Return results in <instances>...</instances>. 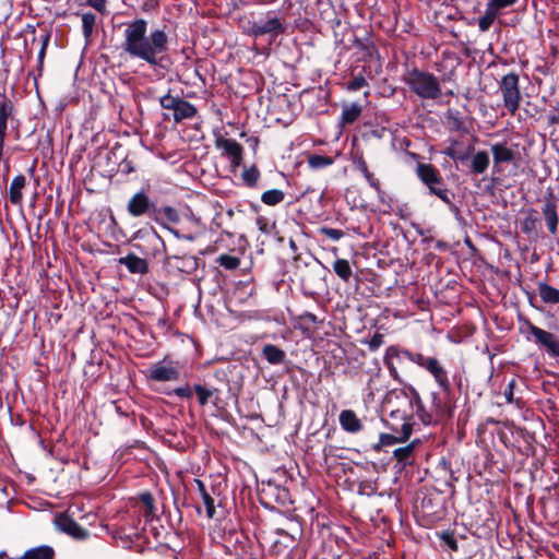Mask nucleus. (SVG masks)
Instances as JSON below:
<instances>
[{
	"label": "nucleus",
	"mask_w": 559,
	"mask_h": 559,
	"mask_svg": "<svg viewBox=\"0 0 559 559\" xmlns=\"http://www.w3.org/2000/svg\"><path fill=\"white\" fill-rule=\"evenodd\" d=\"M147 21L135 19L126 24L121 49L132 59H139L151 67L160 64L168 50L169 38L162 28H155L147 34Z\"/></svg>",
	"instance_id": "1"
},
{
	"label": "nucleus",
	"mask_w": 559,
	"mask_h": 559,
	"mask_svg": "<svg viewBox=\"0 0 559 559\" xmlns=\"http://www.w3.org/2000/svg\"><path fill=\"white\" fill-rule=\"evenodd\" d=\"M409 88L424 99H437L441 96L439 80L429 72L413 69L405 78Z\"/></svg>",
	"instance_id": "2"
},
{
	"label": "nucleus",
	"mask_w": 559,
	"mask_h": 559,
	"mask_svg": "<svg viewBox=\"0 0 559 559\" xmlns=\"http://www.w3.org/2000/svg\"><path fill=\"white\" fill-rule=\"evenodd\" d=\"M522 333H530L534 337L535 344L543 348L550 357L559 358V336L538 328L530 320L525 319L521 325Z\"/></svg>",
	"instance_id": "3"
},
{
	"label": "nucleus",
	"mask_w": 559,
	"mask_h": 559,
	"mask_svg": "<svg viewBox=\"0 0 559 559\" xmlns=\"http://www.w3.org/2000/svg\"><path fill=\"white\" fill-rule=\"evenodd\" d=\"M159 104L163 109L171 112V117L176 123H180L186 119H192L198 112L193 104L179 96H174L170 93L162 96Z\"/></svg>",
	"instance_id": "4"
},
{
	"label": "nucleus",
	"mask_w": 559,
	"mask_h": 559,
	"mask_svg": "<svg viewBox=\"0 0 559 559\" xmlns=\"http://www.w3.org/2000/svg\"><path fill=\"white\" fill-rule=\"evenodd\" d=\"M413 362L429 372L435 379L436 383L444 393H450L451 383L449 380L448 371L443 365L435 357L424 356L419 353L418 356H414Z\"/></svg>",
	"instance_id": "5"
},
{
	"label": "nucleus",
	"mask_w": 559,
	"mask_h": 559,
	"mask_svg": "<svg viewBox=\"0 0 559 559\" xmlns=\"http://www.w3.org/2000/svg\"><path fill=\"white\" fill-rule=\"evenodd\" d=\"M417 175L420 180L428 186L430 192L437 195L445 203H450L448 190L444 188L443 180L439 171L430 164H419Z\"/></svg>",
	"instance_id": "6"
},
{
	"label": "nucleus",
	"mask_w": 559,
	"mask_h": 559,
	"mask_svg": "<svg viewBox=\"0 0 559 559\" xmlns=\"http://www.w3.org/2000/svg\"><path fill=\"white\" fill-rule=\"evenodd\" d=\"M499 88L503 96V104L507 109L514 115L521 102V93L519 88V75L511 72L502 76Z\"/></svg>",
	"instance_id": "7"
},
{
	"label": "nucleus",
	"mask_w": 559,
	"mask_h": 559,
	"mask_svg": "<svg viewBox=\"0 0 559 559\" xmlns=\"http://www.w3.org/2000/svg\"><path fill=\"white\" fill-rule=\"evenodd\" d=\"M419 353H413L408 349L400 348L397 346H389L385 350V355L383 358L384 365L389 369L390 376L395 380L401 382V377L399 373V367L402 365L404 359H408L413 362L414 356H418Z\"/></svg>",
	"instance_id": "8"
},
{
	"label": "nucleus",
	"mask_w": 559,
	"mask_h": 559,
	"mask_svg": "<svg viewBox=\"0 0 559 559\" xmlns=\"http://www.w3.org/2000/svg\"><path fill=\"white\" fill-rule=\"evenodd\" d=\"M215 146L223 151V155L230 160L231 167L235 169L240 166L243 156V147L234 139L216 136Z\"/></svg>",
	"instance_id": "9"
},
{
	"label": "nucleus",
	"mask_w": 559,
	"mask_h": 559,
	"mask_svg": "<svg viewBox=\"0 0 559 559\" xmlns=\"http://www.w3.org/2000/svg\"><path fill=\"white\" fill-rule=\"evenodd\" d=\"M127 211L131 216L139 217L151 214L152 211L156 212V207L144 191H139L129 200Z\"/></svg>",
	"instance_id": "10"
},
{
	"label": "nucleus",
	"mask_w": 559,
	"mask_h": 559,
	"mask_svg": "<svg viewBox=\"0 0 559 559\" xmlns=\"http://www.w3.org/2000/svg\"><path fill=\"white\" fill-rule=\"evenodd\" d=\"M180 371L177 364L174 362H157L150 368V378L154 381H176L179 379Z\"/></svg>",
	"instance_id": "11"
},
{
	"label": "nucleus",
	"mask_w": 559,
	"mask_h": 559,
	"mask_svg": "<svg viewBox=\"0 0 559 559\" xmlns=\"http://www.w3.org/2000/svg\"><path fill=\"white\" fill-rule=\"evenodd\" d=\"M396 435L391 433H381L379 437V443L374 445V450L379 451L382 447H389L399 442L406 441L412 432H413V425L411 421H404L401 426V430H397L395 428H392Z\"/></svg>",
	"instance_id": "12"
},
{
	"label": "nucleus",
	"mask_w": 559,
	"mask_h": 559,
	"mask_svg": "<svg viewBox=\"0 0 559 559\" xmlns=\"http://www.w3.org/2000/svg\"><path fill=\"white\" fill-rule=\"evenodd\" d=\"M56 525L60 531L78 539H84L88 535L83 527H81L72 518L67 514H60L57 516Z\"/></svg>",
	"instance_id": "13"
},
{
	"label": "nucleus",
	"mask_w": 559,
	"mask_h": 559,
	"mask_svg": "<svg viewBox=\"0 0 559 559\" xmlns=\"http://www.w3.org/2000/svg\"><path fill=\"white\" fill-rule=\"evenodd\" d=\"M491 153L495 168L514 162L516 152L504 142L493 143Z\"/></svg>",
	"instance_id": "14"
},
{
	"label": "nucleus",
	"mask_w": 559,
	"mask_h": 559,
	"mask_svg": "<svg viewBox=\"0 0 559 559\" xmlns=\"http://www.w3.org/2000/svg\"><path fill=\"white\" fill-rule=\"evenodd\" d=\"M542 214L544 216L547 228L551 235H555L558 229V213H557V201L552 195L547 198L542 207Z\"/></svg>",
	"instance_id": "15"
},
{
	"label": "nucleus",
	"mask_w": 559,
	"mask_h": 559,
	"mask_svg": "<svg viewBox=\"0 0 559 559\" xmlns=\"http://www.w3.org/2000/svg\"><path fill=\"white\" fill-rule=\"evenodd\" d=\"M340 424L345 431L350 433H356L362 428L361 421L352 409L341 412Z\"/></svg>",
	"instance_id": "16"
},
{
	"label": "nucleus",
	"mask_w": 559,
	"mask_h": 559,
	"mask_svg": "<svg viewBox=\"0 0 559 559\" xmlns=\"http://www.w3.org/2000/svg\"><path fill=\"white\" fill-rule=\"evenodd\" d=\"M26 186V178L24 175H17L13 178L9 188V198L12 204L21 205L23 202V189Z\"/></svg>",
	"instance_id": "17"
},
{
	"label": "nucleus",
	"mask_w": 559,
	"mask_h": 559,
	"mask_svg": "<svg viewBox=\"0 0 559 559\" xmlns=\"http://www.w3.org/2000/svg\"><path fill=\"white\" fill-rule=\"evenodd\" d=\"M537 292L543 302L547 305H558L559 304V289L545 283H537Z\"/></svg>",
	"instance_id": "18"
},
{
	"label": "nucleus",
	"mask_w": 559,
	"mask_h": 559,
	"mask_svg": "<svg viewBox=\"0 0 559 559\" xmlns=\"http://www.w3.org/2000/svg\"><path fill=\"white\" fill-rule=\"evenodd\" d=\"M119 262L127 266L131 273L144 274L147 272V262L135 254H128L127 257L120 258Z\"/></svg>",
	"instance_id": "19"
},
{
	"label": "nucleus",
	"mask_w": 559,
	"mask_h": 559,
	"mask_svg": "<svg viewBox=\"0 0 559 559\" xmlns=\"http://www.w3.org/2000/svg\"><path fill=\"white\" fill-rule=\"evenodd\" d=\"M262 355L271 365L283 364L286 358L285 352L273 344H265L262 348Z\"/></svg>",
	"instance_id": "20"
},
{
	"label": "nucleus",
	"mask_w": 559,
	"mask_h": 559,
	"mask_svg": "<svg viewBox=\"0 0 559 559\" xmlns=\"http://www.w3.org/2000/svg\"><path fill=\"white\" fill-rule=\"evenodd\" d=\"M282 31V23L277 17L270 19L253 26V33L255 35H264L267 33L280 34Z\"/></svg>",
	"instance_id": "21"
},
{
	"label": "nucleus",
	"mask_w": 559,
	"mask_h": 559,
	"mask_svg": "<svg viewBox=\"0 0 559 559\" xmlns=\"http://www.w3.org/2000/svg\"><path fill=\"white\" fill-rule=\"evenodd\" d=\"M194 483L197 485L198 491H199V493L203 500V503L205 506L206 516L209 519H212L215 514L214 499L207 492L206 487L202 480L194 479Z\"/></svg>",
	"instance_id": "22"
},
{
	"label": "nucleus",
	"mask_w": 559,
	"mask_h": 559,
	"mask_svg": "<svg viewBox=\"0 0 559 559\" xmlns=\"http://www.w3.org/2000/svg\"><path fill=\"white\" fill-rule=\"evenodd\" d=\"M489 155L485 151L477 152L471 162L472 171L476 175L484 174L489 166Z\"/></svg>",
	"instance_id": "23"
},
{
	"label": "nucleus",
	"mask_w": 559,
	"mask_h": 559,
	"mask_svg": "<svg viewBox=\"0 0 559 559\" xmlns=\"http://www.w3.org/2000/svg\"><path fill=\"white\" fill-rule=\"evenodd\" d=\"M539 225L538 218L535 216V211L530 209L527 215L521 222L522 231L526 235H531L537 230Z\"/></svg>",
	"instance_id": "24"
},
{
	"label": "nucleus",
	"mask_w": 559,
	"mask_h": 559,
	"mask_svg": "<svg viewBox=\"0 0 559 559\" xmlns=\"http://www.w3.org/2000/svg\"><path fill=\"white\" fill-rule=\"evenodd\" d=\"M361 115V107L358 104H350L343 108L342 122L344 124H350L355 122Z\"/></svg>",
	"instance_id": "25"
},
{
	"label": "nucleus",
	"mask_w": 559,
	"mask_h": 559,
	"mask_svg": "<svg viewBox=\"0 0 559 559\" xmlns=\"http://www.w3.org/2000/svg\"><path fill=\"white\" fill-rule=\"evenodd\" d=\"M285 199V193L278 189H271L262 193L261 201L269 205L274 206L283 202Z\"/></svg>",
	"instance_id": "26"
},
{
	"label": "nucleus",
	"mask_w": 559,
	"mask_h": 559,
	"mask_svg": "<svg viewBox=\"0 0 559 559\" xmlns=\"http://www.w3.org/2000/svg\"><path fill=\"white\" fill-rule=\"evenodd\" d=\"M333 270L336 273V275L344 282H348L353 274L350 264L345 259L335 260L333 264Z\"/></svg>",
	"instance_id": "27"
},
{
	"label": "nucleus",
	"mask_w": 559,
	"mask_h": 559,
	"mask_svg": "<svg viewBox=\"0 0 559 559\" xmlns=\"http://www.w3.org/2000/svg\"><path fill=\"white\" fill-rule=\"evenodd\" d=\"M498 10L487 3L485 14L478 20V27L481 32H486L490 28L496 20Z\"/></svg>",
	"instance_id": "28"
},
{
	"label": "nucleus",
	"mask_w": 559,
	"mask_h": 559,
	"mask_svg": "<svg viewBox=\"0 0 559 559\" xmlns=\"http://www.w3.org/2000/svg\"><path fill=\"white\" fill-rule=\"evenodd\" d=\"M358 169L361 171L366 180L369 185L378 192L381 193V183L380 180L374 177V175L368 169L367 163L365 160L358 162Z\"/></svg>",
	"instance_id": "29"
},
{
	"label": "nucleus",
	"mask_w": 559,
	"mask_h": 559,
	"mask_svg": "<svg viewBox=\"0 0 559 559\" xmlns=\"http://www.w3.org/2000/svg\"><path fill=\"white\" fill-rule=\"evenodd\" d=\"M96 24V16L93 13H83L82 14V28H83V35L86 41L90 40L94 26Z\"/></svg>",
	"instance_id": "30"
},
{
	"label": "nucleus",
	"mask_w": 559,
	"mask_h": 559,
	"mask_svg": "<svg viewBox=\"0 0 559 559\" xmlns=\"http://www.w3.org/2000/svg\"><path fill=\"white\" fill-rule=\"evenodd\" d=\"M242 180L246 183V186L252 188L257 185L259 178H260V171L257 168V166H251L249 168H245L242 171Z\"/></svg>",
	"instance_id": "31"
},
{
	"label": "nucleus",
	"mask_w": 559,
	"mask_h": 559,
	"mask_svg": "<svg viewBox=\"0 0 559 559\" xmlns=\"http://www.w3.org/2000/svg\"><path fill=\"white\" fill-rule=\"evenodd\" d=\"M417 443H419V441L418 440H414L412 443L407 444L406 447L399 448V449L394 450V452H393L394 457L399 462L407 461L412 456V454L414 452V449H415V445Z\"/></svg>",
	"instance_id": "32"
},
{
	"label": "nucleus",
	"mask_w": 559,
	"mask_h": 559,
	"mask_svg": "<svg viewBox=\"0 0 559 559\" xmlns=\"http://www.w3.org/2000/svg\"><path fill=\"white\" fill-rule=\"evenodd\" d=\"M308 164L313 169L324 168L333 164V159L329 156L310 155Z\"/></svg>",
	"instance_id": "33"
},
{
	"label": "nucleus",
	"mask_w": 559,
	"mask_h": 559,
	"mask_svg": "<svg viewBox=\"0 0 559 559\" xmlns=\"http://www.w3.org/2000/svg\"><path fill=\"white\" fill-rule=\"evenodd\" d=\"M217 262L226 270H235L240 265V259L229 254L219 255Z\"/></svg>",
	"instance_id": "34"
},
{
	"label": "nucleus",
	"mask_w": 559,
	"mask_h": 559,
	"mask_svg": "<svg viewBox=\"0 0 559 559\" xmlns=\"http://www.w3.org/2000/svg\"><path fill=\"white\" fill-rule=\"evenodd\" d=\"M432 411L436 417H441L449 413V408L445 403L442 402L441 397L437 393H432Z\"/></svg>",
	"instance_id": "35"
},
{
	"label": "nucleus",
	"mask_w": 559,
	"mask_h": 559,
	"mask_svg": "<svg viewBox=\"0 0 559 559\" xmlns=\"http://www.w3.org/2000/svg\"><path fill=\"white\" fill-rule=\"evenodd\" d=\"M159 215H163L168 222L177 224L180 221V215L173 206H164L157 211Z\"/></svg>",
	"instance_id": "36"
},
{
	"label": "nucleus",
	"mask_w": 559,
	"mask_h": 559,
	"mask_svg": "<svg viewBox=\"0 0 559 559\" xmlns=\"http://www.w3.org/2000/svg\"><path fill=\"white\" fill-rule=\"evenodd\" d=\"M194 391L198 395L199 402L201 405H205L209 402V399L213 395V391L206 389L201 384L194 385Z\"/></svg>",
	"instance_id": "37"
},
{
	"label": "nucleus",
	"mask_w": 559,
	"mask_h": 559,
	"mask_svg": "<svg viewBox=\"0 0 559 559\" xmlns=\"http://www.w3.org/2000/svg\"><path fill=\"white\" fill-rule=\"evenodd\" d=\"M141 501L144 503L146 510L144 512V516L146 519L151 518L154 513V499L151 493L145 492L141 495Z\"/></svg>",
	"instance_id": "38"
},
{
	"label": "nucleus",
	"mask_w": 559,
	"mask_h": 559,
	"mask_svg": "<svg viewBox=\"0 0 559 559\" xmlns=\"http://www.w3.org/2000/svg\"><path fill=\"white\" fill-rule=\"evenodd\" d=\"M259 230L265 235L271 234L275 229V223L270 224L264 216H259L255 221Z\"/></svg>",
	"instance_id": "39"
},
{
	"label": "nucleus",
	"mask_w": 559,
	"mask_h": 559,
	"mask_svg": "<svg viewBox=\"0 0 559 559\" xmlns=\"http://www.w3.org/2000/svg\"><path fill=\"white\" fill-rule=\"evenodd\" d=\"M417 413H418V416L420 417L421 421L425 425H429L433 420H437V418H438L435 416L433 411H431V413H426L423 409L421 401L419 399L417 400Z\"/></svg>",
	"instance_id": "40"
},
{
	"label": "nucleus",
	"mask_w": 559,
	"mask_h": 559,
	"mask_svg": "<svg viewBox=\"0 0 559 559\" xmlns=\"http://www.w3.org/2000/svg\"><path fill=\"white\" fill-rule=\"evenodd\" d=\"M319 233L326 236L328 238L337 241L344 237V233L341 229L330 228V227H321Z\"/></svg>",
	"instance_id": "41"
},
{
	"label": "nucleus",
	"mask_w": 559,
	"mask_h": 559,
	"mask_svg": "<svg viewBox=\"0 0 559 559\" xmlns=\"http://www.w3.org/2000/svg\"><path fill=\"white\" fill-rule=\"evenodd\" d=\"M367 80L362 75L355 76L352 81L347 83V90L350 92L358 91L365 86H367Z\"/></svg>",
	"instance_id": "42"
},
{
	"label": "nucleus",
	"mask_w": 559,
	"mask_h": 559,
	"mask_svg": "<svg viewBox=\"0 0 559 559\" xmlns=\"http://www.w3.org/2000/svg\"><path fill=\"white\" fill-rule=\"evenodd\" d=\"M40 38H41V48L38 53V61H39V64L43 66L45 53H46V48H47L48 41L50 39V34L46 33V34L41 35Z\"/></svg>",
	"instance_id": "43"
},
{
	"label": "nucleus",
	"mask_w": 559,
	"mask_h": 559,
	"mask_svg": "<svg viewBox=\"0 0 559 559\" xmlns=\"http://www.w3.org/2000/svg\"><path fill=\"white\" fill-rule=\"evenodd\" d=\"M444 154L447 156H449L450 158L457 159V160H464L467 157L466 154L457 152L453 146L448 147L444 151Z\"/></svg>",
	"instance_id": "44"
},
{
	"label": "nucleus",
	"mask_w": 559,
	"mask_h": 559,
	"mask_svg": "<svg viewBox=\"0 0 559 559\" xmlns=\"http://www.w3.org/2000/svg\"><path fill=\"white\" fill-rule=\"evenodd\" d=\"M515 1L516 0H490L488 4L499 11L500 9L512 5Z\"/></svg>",
	"instance_id": "45"
},
{
	"label": "nucleus",
	"mask_w": 559,
	"mask_h": 559,
	"mask_svg": "<svg viewBox=\"0 0 559 559\" xmlns=\"http://www.w3.org/2000/svg\"><path fill=\"white\" fill-rule=\"evenodd\" d=\"M87 4L100 13H106V0H86Z\"/></svg>",
	"instance_id": "46"
},
{
	"label": "nucleus",
	"mask_w": 559,
	"mask_h": 559,
	"mask_svg": "<svg viewBox=\"0 0 559 559\" xmlns=\"http://www.w3.org/2000/svg\"><path fill=\"white\" fill-rule=\"evenodd\" d=\"M384 340H383V335L380 334V333H376L371 340L369 341V347L371 349H377L379 348L382 344H383Z\"/></svg>",
	"instance_id": "47"
},
{
	"label": "nucleus",
	"mask_w": 559,
	"mask_h": 559,
	"mask_svg": "<svg viewBox=\"0 0 559 559\" xmlns=\"http://www.w3.org/2000/svg\"><path fill=\"white\" fill-rule=\"evenodd\" d=\"M442 539L450 549L457 550V543H456L455 538L453 537V535H451L449 533H443Z\"/></svg>",
	"instance_id": "48"
},
{
	"label": "nucleus",
	"mask_w": 559,
	"mask_h": 559,
	"mask_svg": "<svg viewBox=\"0 0 559 559\" xmlns=\"http://www.w3.org/2000/svg\"><path fill=\"white\" fill-rule=\"evenodd\" d=\"M513 389H514V380L510 381L507 389L504 390V397L508 403L513 402Z\"/></svg>",
	"instance_id": "49"
},
{
	"label": "nucleus",
	"mask_w": 559,
	"mask_h": 559,
	"mask_svg": "<svg viewBox=\"0 0 559 559\" xmlns=\"http://www.w3.org/2000/svg\"><path fill=\"white\" fill-rule=\"evenodd\" d=\"M175 394L180 396V397H190L191 396V390H190L189 386L177 388L175 390Z\"/></svg>",
	"instance_id": "50"
},
{
	"label": "nucleus",
	"mask_w": 559,
	"mask_h": 559,
	"mask_svg": "<svg viewBox=\"0 0 559 559\" xmlns=\"http://www.w3.org/2000/svg\"><path fill=\"white\" fill-rule=\"evenodd\" d=\"M169 231L178 239H186L188 241H193L194 236L192 235H181L177 229L169 228Z\"/></svg>",
	"instance_id": "51"
},
{
	"label": "nucleus",
	"mask_w": 559,
	"mask_h": 559,
	"mask_svg": "<svg viewBox=\"0 0 559 559\" xmlns=\"http://www.w3.org/2000/svg\"><path fill=\"white\" fill-rule=\"evenodd\" d=\"M164 118H165L166 120H167V119H170V115L165 114V115H164Z\"/></svg>",
	"instance_id": "52"
}]
</instances>
